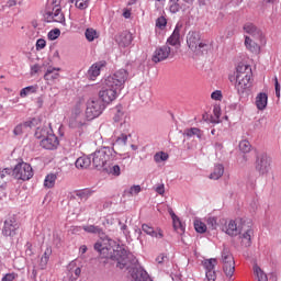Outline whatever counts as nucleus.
Wrapping results in <instances>:
<instances>
[{"label":"nucleus","instance_id":"obj_47","mask_svg":"<svg viewBox=\"0 0 281 281\" xmlns=\"http://www.w3.org/2000/svg\"><path fill=\"white\" fill-rule=\"evenodd\" d=\"M206 225H207L209 229H216V227H218V222H217L216 217L210 216L206 218Z\"/></svg>","mask_w":281,"mask_h":281},{"label":"nucleus","instance_id":"obj_60","mask_svg":"<svg viewBox=\"0 0 281 281\" xmlns=\"http://www.w3.org/2000/svg\"><path fill=\"white\" fill-rule=\"evenodd\" d=\"M38 71H41V66H38V64H35L31 67L32 76H34V74H38Z\"/></svg>","mask_w":281,"mask_h":281},{"label":"nucleus","instance_id":"obj_34","mask_svg":"<svg viewBox=\"0 0 281 281\" xmlns=\"http://www.w3.org/2000/svg\"><path fill=\"white\" fill-rule=\"evenodd\" d=\"M142 192V187L139 184H134L130 189L124 191L125 196H137Z\"/></svg>","mask_w":281,"mask_h":281},{"label":"nucleus","instance_id":"obj_59","mask_svg":"<svg viewBox=\"0 0 281 281\" xmlns=\"http://www.w3.org/2000/svg\"><path fill=\"white\" fill-rule=\"evenodd\" d=\"M47 262H49V258H47V257H42V258H41V262H40V267H41L42 269H45V267H47Z\"/></svg>","mask_w":281,"mask_h":281},{"label":"nucleus","instance_id":"obj_2","mask_svg":"<svg viewBox=\"0 0 281 281\" xmlns=\"http://www.w3.org/2000/svg\"><path fill=\"white\" fill-rule=\"evenodd\" d=\"M126 80H128V71L125 69H120L105 78L99 91V100L103 104H111V102L117 100V95L122 93Z\"/></svg>","mask_w":281,"mask_h":281},{"label":"nucleus","instance_id":"obj_4","mask_svg":"<svg viewBox=\"0 0 281 281\" xmlns=\"http://www.w3.org/2000/svg\"><path fill=\"white\" fill-rule=\"evenodd\" d=\"M236 83L235 88L238 93H245L246 89L251 87V66L245 64H238L236 67Z\"/></svg>","mask_w":281,"mask_h":281},{"label":"nucleus","instance_id":"obj_13","mask_svg":"<svg viewBox=\"0 0 281 281\" xmlns=\"http://www.w3.org/2000/svg\"><path fill=\"white\" fill-rule=\"evenodd\" d=\"M167 45L179 49L181 47V24H177L171 36L167 40Z\"/></svg>","mask_w":281,"mask_h":281},{"label":"nucleus","instance_id":"obj_29","mask_svg":"<svg viewBox=\"0 0 281 281\" xmlns=\"http://www.w3.org/2000/svg\"><path fill=\"white\" fill-rule=\"evenodd\" d=\"M56 179H58L56 173H48L44 179V188H46V190H52V188L56 186Z\"/></svg>","mask_w":281,"mask_h":281},{"label":"nucleus","instance_id":"obj_38","mask_svg":"<svg viewBox=\"0 0 281 281\" xmlns=\"http://www.w3.org/2000/svg\"><path fill=\"white\" fill-rule=\"evenodd\" d=\"M70 3H74L78 10H87L91 0H70Z\"/></svg>","mask_w":281,"mask_h":281},{"label":"nucleus","instance_id":"obj_19","mask_svg":"<svg viewBox=\"0 0 281 281\" xmlns=\"http://www.w3.org/2000/svg\"><path fill=\"white\" fill-rule=\"evenodd\" d=\"M36 124H38L37 119H31L24 123H20L14 127L13 135H16V136L23 135L24 128H32V126H36Z\"/></svg>","mask_w":281,"mask_h":281},{"label":"nucleus","instance_id":"obj_25","mask_svg":"<svg viewBox=\"0 0 281 281\" xmlns=\"http://www.w3.org/2000/svg\"><path fill=\"white\" fill-rule=\"evenodd\" d=\"M245 47L248 52H251V54H260V45L255 43L249 36H245Z\"/></svg>","mask_w":281,"mask_h":281},{"label":"nucleus","instance_id":"obj_44","mask_svg":"<svg viewBox=\"0 0 281 281\" xmlns=\"http://www.w3.org/2000/svg\"><path fill=\"white\" fill-rule=\"evenodd\" d=\"M222 262L225 265L227 262H234V257L232 256V252H229V249L224 248L222 251Z\"/></svg>","mask_w":281,"mask_h":281},{"label":"nucleus","instance_id":"obj_20","mask_svg":"<svg viewBox=\"0 0 281 281\" xmlns=\"http://www.w3.org/2000/svg\"><path fill=\"white\" fill-rule=\"evenodd\" d=\"M60 68L58 67H48L45 75H44V80L46 82H56L60 78Z\"/></svg>","mask_w":281,"mask_h":281},{"label":"nucleus","instance_id":"obj_5","mask_svg":"<svg viewBox=\"0 0 281 281\" xmlns=\"http://www.w3.org/2000/svg\"><path fill=\"white\" fill-rule=\"evenodd\" d=\"M187 44L191 52H207L212 48V44L201 42V35L194 31L188 33Z\"/></svg>","mask_w":281,"mask_h":281},{"label":"nucleus","instance_id":"obj_56","mask_svg":"<svg viewBox=\"0 0 281 281\" xmlns=\"http://www.w3.org/2000/svg\"><path fill=\"white\" fill-rule=\"evenodd\" d=\"M280 82L278 81V77H274V90H276V97L280 98Z\"/></svg>","mask_w":281,"mask_h":281},{"label":"nucleus","instance_id":"obj_15","mask_svg":"<svg viewBox=\"0 0 281 281\" xmlns=\"http://www.w3.org/2000/svg\"><path fill=\"white\" fill-rule=\"evenodd\" d=\"M41 146L46 150H55V148H58V137L53 132L41 140Z\"/></svg>","mask_w":281,"mask_h":281},{"label":"nucleus","instance_id":"obj_41","mask_svg":"<svg viewBox=\"0 0 281 281\" xmlns=\"http://www.w3.org/2000/svg\"><path fill=\"white\" fill-rule=\"evenodd\" d=\"M239 150L240 153H244V155L251 153V143H249L247 139L239 142Z\"/></svg>","mask_w":281,"mask_h":281},{"label":"nucleus","instance_id":"obj_57","mask_svg":"<svg viewBox=\"0 0 281 281\" xmlns=\"http://www.w3.org/2000/svg\"><path fill=\"white\" fill-rule=\"evenodd\" d=\"M211 98L212 100H221V98H223V93L221 92V90H215L214 92H212Z\"/></svg>","mask_w":281,"mask_h":281},{"label":"nucleus","instance_id":"obj_49","mask_svg":"<svg viewBox=\"0 0 281 281\" xmlns=\"http://www.w3.org/2000/svg\"><path fill=\"white\" fill-rule=\"evenodd\" d=\"M10 175H12V177H14V169H12V168L0 169L1 179H5V177H10Z\"/></svg>","mask_w":281,"mask_h":281},{"label":"nucleus","instance_id":"obj_17","mask_svg":"<svg viewBox=\"0 0 281 281\" xmlns=\"http://www.w3.org/2000/svg\"><path fill=\"white\" fill-rule=\"evenodd\" d=\"M131 119H128V116H126V114H124V112L122 111H117L114 115V122H119L120 123V128L121 131H123V133H126V131H128V128H131V124L128 123Z\"/></svg>","mask_w":281,"mask_h":281},{"label":"nucleus","instance_id":"obj_37","mask_svg":"<svg viewBox=\"0 0 281 281\" xmlns=\"http://www.w3.org/2000/svg\"><path fill=\"white\" fill-rule=\"evenodd\" d=\"M223 269H224L225 276L227 278H232V276H234V271H236V267L234 266V261L224 263Z\"/></svg>","mask_w":281,"mask_h":281},{"label":"nucleus","instance_id":"obj_55","mask_svg":"<svg viewBox=\"0 0 281 281\" xmlns=\"http://www.w3.org/2000/svg\"><path fill=\"white\" fill-rule=\"evenodd\" d=\"M46 45H47V42L45 40H43V38L37 40L36 41L37 52H41V49H45Z\"/></svg>","mask_w":281,"mask_h":281},{"label":"nucleus","instance_id":"obj_10","mask_svg":"<svg viewBox=\"0 0 281 281\" xmlns=\"http://www.w3.org/2000/svg\"><path fill=\"white\" fill-rule=\"evenodd\" d=\"M175 54L172 52V48L168 45L160 46L156 48V50L153 54L151 60L153 63H161L164 60H167V58H170Z\"/></svg>","mask_w":281,"mask_h":281},{"label":"nucleus","instance_id":"obj_24","mask_svg":"<svg viewBox=\"0 0 281 281\" xmlns=\"http://www.w3.org/2000/svg\"><path fill=\"white\" fill-rule=\"evenodd\" d=\"M102 67H104L103 63H97L89 68L88 76L90 80H95L98 76H100V71L102 70Z\"/></svg>","mask_w":281,"mask_h":281},{"label":"nucleus","instance_id":"obj_51","mask_svg":"<svg viewBox=\"0 0 281 281\" xmlns=\"http://www.w3.org/2000/svg\"><path fill=\"white\" fill-rule=\"evenodd\" d=\"M166 25H168V21L166 20V18L160 16L156 20V27L164 30V27H166Z\"/></svg>","mask_w":281,"mask_h":281},{"label":"nucleus","instance_id":"obj_31","mask_svg":"<svg viewBox=\"0 0 281 281\" xmlns=\"http://www.w3.org/2000/svg\"><path fill=\"white\" fill-rule=\"evenodd\" d=\"M128 142V135L121 134L113 143V148H122V146H126V143Z\"/></svg>","mask_w":281,"mask_h":281},{"label":"nucleus","instance_id":"obj_52","mask_svg":"<svg viewBox=\"0 0 281 281\" xmlns=\"http://www.w3.org/2000/svg\"><path fill=\"white\" fill-rule=\"evenodd\" d=\"M58 36H60V30H58V29H54L48 32L49 41H56V38H58Z\"/></svg>","mask_w":281,"mask_h":281},{"label":"nucleus","instance_id":"obj_12","mask_svg":"<svg viewBox=\"0 0 281 281\" xmlns=\"http://www.w3.org/2000/svg\"><path fill=\"white\" fill-rule=\"evenodd\" d=\"M244 229L245 226H243V220H232L226 226V234L228 236H238Z\"/></svg>","mask_w":281,"mask_h":281},{"label":"nucleus","instance_id":"obj_61","mask_svg":"<svg viewBox=\"0 0 281 281\" xmlns=\"http://www.w3.org/2000/svg\"><path fill=\"white\" fill-rule=\"evenodd\" d=\"M119 225H121V231L125 236H128V226L126 224H122V222H119Z\"/></svg>","mask_w":281,"mask_h":281},{"label":"nucleus","instance_id":"obj_64","mask_svg":"<svg viewBox=\"0 0 281 281\" xmlns=\"http://www.w3.org/2000/svg\"><path fill=\"white\" fill-rule=\"evenodd\" d=\"M16 5V0H8L5 8H14Z\"/></svg>","mask_w":281,"mask_h":281},{"label":"nucleus","instance_id":"obj_39","mask_svg":"<svg viewBox=\"0 0 281 281\" xmlns=\"http://www.w3.org/2000/svg\"><path fill=\"white\" fill-rule=\"evenodd\" d=\"M105 172H109V175H112L113 177H120L122 175V169L119 167V165H110L108 164V170Z\"/></svg>","mask_w":281,"mask_h":281},{"label":"nucleus","instance_id":"obj_32","mask_svg":"<svg viewBox=\"0 0 281 281\" xmlns=\"http://www.w3.org/2000/svg\"><path fill=\"white\" fill-rule=\"evenodd\" d=\"M135 281H153V279H150V276H148V272H146V270L139 268L136 271Z\"/></svg>","mask_w":281,"mask_h":281},{"label":"nucleus","instance_id":"obj_22","mask_svg":"<svg viewBox=\"0 0 281 281\" xmlns=\"http://www.w3.org/2000/svg\"><path fill=\"white\" fill-rule=\"evenodd\" d=\"M268 103H269V95L265 92H259L255 101V104L258 111H265V109H267Z\"/></svg>","mask_w":281,"mask_h":281},{"label":"nucleus","instance_id":"obj_26","mask_svg":"<svg viewBox=\"0 0 281 281\" xmlns=\"http://www.w3.org/2000/svg\"><path fill=\"white\" fill-rule=\"evenodd\" d=\"M76 168L78 170H85L91 166V156H81L75 162Z\"/></svg>","mask_w":281,"mask_h":281},{"label":"nucleus","instance_id":"obj_14","mask_svg":"<svg viewBox=\"0 0 281 281\" xmlns=\"http://www.w3.org/2000/svg\"><path fill=\"white\" fill-rule=\"evenodd\" d=\"M16 229H19V224L14 217H10L4 221V226L2 229L3 236H14L16 234Z\"/></svg>","mask_w":281,"mask_h":281},{"label":"nucleus","instance_id":"obj_23","mask_svg":"<svg viewBox=\"0 0 281 281\" xmlns=\"http://www.w3.org/2000/svg\"><path fill=\"white\" fill-rule=\"evenodd\" d=\"M142 231L147 234V236H151V238H164V233L161 229H155L147 224L142 225Z\"/></svg>","mask_w":281,"mask_h":281},{"label":"nucleus","instance_id":"obj_40","mask_svg":"<svg viewBox=\"0 0 281 281\" xmlns=\"http://www.w3.org/2000/svg\"><path fill=\"white\" fill-rule=\"evenodd\" d=\"M203 267L205 269V272L206 271H215V269H216V259L211 258V259L204 260Z\"/></svg>","mask_w":281,"mask_h":281},{"label":"nucleus","instance_id":"obj_43","mask_svg":"<svg viewBox=\"0 0 281 281\" xmlns=\"http://www.w3.org/2000/svg\"><path fill=\"white\" fill-rule=\"evenodd\" d=\"M168 153L166 151H158L154 155V161L156 164H161V161H168Z\"/></svg>","mask_w":281,"mask_h":281},{"label":"nucleus","instance_id":"obj_18","mask_svg":"<svg viewBox=\"0 0 281 281\" xmlns=\"http://www.w3.org/2000/svg\"><path fill=\"white\" fill-rule=\"evenodd\" d=\"M243 30L246 34L252 36V38L260 40L262 38V31L254 25L251 22L244 24Z\"/></svg>","mask_w":281,"mask_h":281},{"label":"nucleus","instance_id":"obj_27","mask_svg":"<svg viewBox=\"0 0 281 281\" xmlns=\"http://www.w3.org/2000/svg\"><path fill=\"white\" fill-rule=\"evenodd\" d=\"M243 234H241V243L244 245V247H251V238H254V229L251 228H247V229H243Z\"/></svg>","mask_w":281,"mask_h":281},{"label":"nucleus","instance_id":"obj_53","mask_svg":"<svg viewBox=\"0 0 281 281\" xmlns=\"http://www.w3.org/2000/svg\"><path fill=\"white\" fill-rule=\"evenodd\" d=\"M155 192H157V194H160V196H164V194H166V186L164 183L157 184L155 187Z\"/></svg>","mask_w":281,"mask_h":281},{"label":"nucleus","instance_id":"obj_1","mask_svg":"<svg viewBox=\"0 0 281 281\" xmlns=\"http://www.w3.org/2000/svg\"><path fill=\"white\" fill-rule=\"evenodd\" d=\"M94 249L101 256L112 260L117 269H131L137 265V257L133 252L127 251L124 246L119 245L115 240L106 237L94 244Z\"/></svg>","mask_w":281,"mask_h":281},{"label":"nucleus","instance_id":"obj_16","mask_svg":"<svg viewBox=\"0 0 281 281\" xmlns=\"http://www.w3.org/2000/svg\"><path fill=\"white\" fill-rule=\"evenodd\" d=\"M115 43H117L119 47H128L133 43V34L128 31L119 33L115 36Z\"/></svg>","mask_w":281,"mask_h":281},{"label":"nucleus","instance_id":"obj_28","mask_svg":"<svg viewBox=\"0 0 281 281\" xmlns=\"http://www.w3.org/2000/svg\"><path fill=\"white\" fill-rule=\"evenodd\" d=\"M54 132L49 126L37 127L35 131L36 139H45L48 135H52Z\"/></svg>","mask_w":281,"mask_h":281},{"label":"nucleus","instance_id":"obj_21","mask_svg":"<svg viewBox=\"0 0 281 281\" xmlns=\"http://www.w3.org/2000/svg\"><path fill=\"white\" fill-rule=\"evenodd\" d=\"M169 214L172 218V225H173V229L178 233V234H186V226L183 225V223L181 222V220L179 218V216H177V214H175V212L172 211V209L169 210Z\"/></svg>","mask_w":281,"mask_h":281},{"label":"nucleus","instance_id":"obj_58","mask_svg":"<svg viewBox=\"0 0 281 281\" xmlns=\"http://www.w3.org/2000/svg\"><path fill=\"white\" fill-rule=\"evenodd\" d=\"M8 196V193L5 192V184L0 186V200L3 201Z\"/></svg>","mask_w":281,"mask_h":281},{"label":"nucleus","instance_id":"obj_6","mask_svg":"<svg viewBox=\"0 0 281 281\" xmlns=\"http://www.w3.org/2000/svg\"><path fill=\"white\" fill-rule=\"evenodd\" d=\"M13 177L18 179V181H30L32 177H34V169L27 162H19L13 168Z\"/></svg>","mask_w":281,"mask_h":281},{"label":"nucleus","instance_id":"obj_48","mask_svg":"<svg viewBox=\"0 0 281 281\" xmlns=\"http://www.w3.org/2000/svg\"><path fill=\"white\" fill-rule=\"evenodd\" d=\"M179 0H170L169 10L172 14H177L179 10H181V7L179 5Z\"/></svg>","mask_w":281,"mask_h":281},{"label":"nucleus","instance_id":"obj_3","mask_svg":"<svg viewBox=\"0 0 281 281\" xmlns=\"http://www.w3.org/2000/svg\"><path fill=\"white\" fill-rule=\"evenodd\" d=\"M115 157V149L103 147L90 155V161L98 170H109V162Z\"/></svg>","mask_w":281,"mask_h":281},{"label":"nucleus","instance_id":"obj_30","mask_svg":"<svg viewBox=\"0 0 281 281\" xmlns=\"http://www.w3.org/2000/svg\"><path fill=\"white\" fill-rule=\"evenodd\" d=\"M225 173V167L223 165H217L214 167L213 172L210 175V179H213L214 181H218L221 177Z\"/></svg>","mask_w":281,"mask_h":281},{"label":"nucleus","instance_id":"obj_11","mask_svg":"<svg viewBox=\"0 0 281 281\" xmlns=\"http://www.w3.org/2000/svg\"><path fill=\"white\" fill-rule=\"evenodd\" d=\"M46 14L49 21H54L55 23H61V25H65V14L60 9V4L55 3L52 11H47Z\"/></svg>","mask_w":281,"mask_h":281},{"label":"nucleus","instance_id":"obj_63","mask_svg":"<svg viewBox=\"0 0 281 281\" xmlns=\"http://www.w3.org/2000/svg\"><path fill=\"white\" fill-rule=\"evenodd\" d=\"M49 256H52V248L47 247L42 257L49 259Z\"/></svg>","mask_w":281,"mask_h":281},{"label":"nucleus","instance_id":"obj_54","mask_svg":"<svg viewBox=\"0 0 281 281\" xmlns=\"http://www.w3.org/2000/svg\"><path fill=\"white\" fill-rule=\"evenodd\" d=\"M207 281H216V270H210L205 272Z\"/></svg>","mask_w":281,"mask_h":281},{"label":"nucleus","instance_id":"obj_62","mask_svg":"<svg viewBox=\"0 0 281 281\" xmlns=\"http://www.w3.org/2000/svg\"><path fill=\"white\" fill-rule=\"evenodd\" d=\"M1 281H14V274L12 273H9V274H5Z\"/></svg>","mask_w":281,"mask_h":281},{"label":"nucleus","instance_id":"obj_46","mask_svg":"<svg viewBox=\"0 0 281 281\" xmlns=\"http://www.w3.org/2000/svg\"><path fill=\"white\" fill-rule=\"evenodd\" d=\"M85 36L89 43H93L94 38H98V31L94 29H87L85 32Z\"/></svg>","mask_w":281,"mask_h":281},{"label":"nucleus","instance_id":"obj_9","mask_svg":"<svg viewBox=\"0 0 281 281\" xmlns=\"http://www.w3.org/2000/svg\"><path fill=\"white\" fill-rule=\"evenodd\" d=\"M82 109H85V105L82 102H77L76 105L72 108L69 125L71 128H80V126H83L85 122H82Z\"/></svg>","mask_w":281,"mask_h":281},{"label":"nucleus","instance_id":"obj_42","mask_svg":"<svg viewBox=\"0 0 281 281\" xmlns=\"http://www.w3.org/2000/svg\"><path fill=\"white\" fill-rule=\"evenodd\" d=\"M255 274L258 279V281H269V278H267V273L260 269L258 266H254Z\"/></svg>","mask_w":281,"mask_h":281},{"label":"nucleus","instance_id":"obj_36","mask_svg":"<svg viewBox=\"0 0 281 281\" xmlns=\"http://www.w3.org/2000/svg\"><path fill=\"white\" fill-rule=\"evenodd\" d=\"M193 225L198 234H205V232H207V225L203 223L201 220H195Z\"/></svg>","mask_w":281,"mask_h":281},{"label":"nucleus","instance_id":"obj_7","mask_svg":"<svg viewBox=\"0 0 281 281\" xmlns=\"http://www.w3.org/2000/svg\"><path fill=\"white\" fill-rule=\"evenodd\" d=\"M104 109H106V105L101 100L90 99L87 102L86 116L88 120H95V117L102 115Z\"/></svg>","mask_w":281,"mask_h":281},{"label":"nucleus","instance_id":"obj_50","mask_svg":"<svg viewBox=\"0 0 281 281\" xmlns=\"http://www.w3.org/2000/svg\"><path fill=\"white\" fill-rule=\"evenodd\" d=\"M157 265H168V256L166 254H160L156 257Z\"/></svg>","mask_w":281,"mask_h":281},{"label":"nucleus","instance_id":"obj_45","mask_svg":"<svg viewBox=\"0 0 281 281\" xmlns=\"http://www.w3.org/2000/svg\"><path fill=\"white\" fill-rule=\"evenodd\" d=\"M82 229L88 234H102V228L95 225H85Z\"/></svg>","mask_w":281,"mask_h":281},{"label":"nucleus","instance_id":"obj_8","mask_svg":"<svg viewBox=\"0 0 281 281\" xmlns=\"http://www.w3.org/2000/svg\"><path fill=\"white\" fill-rule=\"evenodd\" d=\"M255 170L261 176L269 175L271 170V158L265 153L259 154L256 158Z\"/></svg>","mask_w":281,"mask_h":281},{"label":"nucleus","instance_id":"obj_33","mask_svg":"<svg viewBox=\"0 0 281 281\" xmlns=\"http://www.w3.org/2000/svg\"><path fill=\"white\" fill-rule=\"evenodd\" d=\"M37 89L38 87L36 86H27L20 91V98H27V95H32V93H36Z\"/></svg>","mask_w":281,"mask_h":281},{"label":"nucleus","instance_id":"obj_35","mask_svg":"<svg viewBox=\"0 0 281 281\" xmlns=\"http://www.w3.org/2000/svg\"><path fill=\"white\" fill-rule=\"evenodd\" d=\"M184 135H187V137H194L195 135L198 139H201L203 137V132L196 127H191L184 131Z\"/></svg>","mask_w":281,"mask_h":281}]
</instances>
